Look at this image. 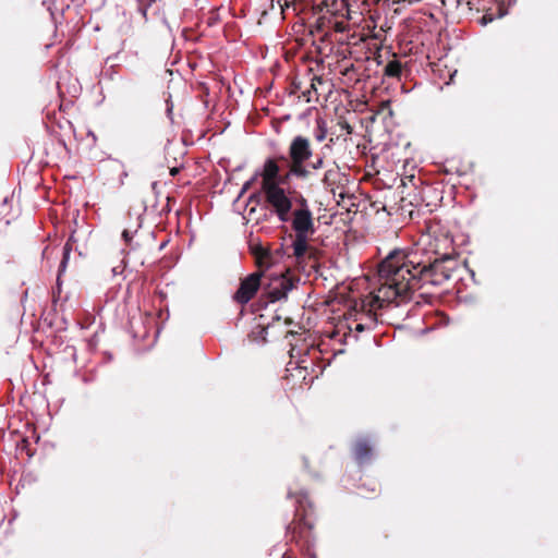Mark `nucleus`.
Returning a JSON list of instances; mask_svg holds the SVG:
<instances>
[{"mask_svg":"<svg viewBox=\"0 0 558 558\" xmlns=\"http://www.w3.org/2000/svg\"><path fill=\"white\" fill-rule=\"evenodd\" d=\"M458 267V259L449 254L439 255L420 247L395 248L378 265L380 286L371 306L383 307L397 299H408L426 284L442 286Z\"/></svg>","mask_w":558,"mask_h":558,"instance_id":"obj_1","label":"nucleus"},{"mask_svg":"<svg viewBox=\"0 0 558 558\" xmlns=\"http://www.w3.org/2000/svg\"><path fill=\"white\" fill-rule=\"evenodd\" d=\"M295 202L298 208L290 214L289 220L294 231V240L291 245L293 248L292 255L299 264L307 263L312 268H316L320 252L308 243L316 232L313 213L303 195L298 194Z\"/></svg>","mask_w":558,"mask_h":558,"instance_id":"obj_2","label":"nucleus"},{"mask_svg":"<svg viewBox=\"0 0 558 558\" xmlns=\"http://www.w3.org/2000/svg\"><path fill=\"white\" fill-rule=\"evenodd\" d=\"M296 508L294 518L287 527V535L301 551L312 556L315 544V514L313 505L305 493L295 494Z\"/></svg>","mask_w":558,"mask_h":558,"instance_id":"obj_3","label":"nucleus"},{"mask_svg":"<svg viewBox=\"0 0 558 558\" xmlns=\"http://www.w3.org/2000/svg\"><path fill=\"white\" fill-rule=\"evenodd\" d=\"M314 155L312 141L304 135L294 136L288 147V155H280V159L287 166L283 182H290L292 178L307 179L311 174L305 163Z\"/></svg>","mask_w":558,"mask_h":558,"instance_id":"obj_4","label":"nucleus"},{"mask_svg":"<svg viewBox=\"0 0 558 558\" xmlns=\"http://www.w3.org/2000/svg\"><path fill=\"white\" fill-rule=\"evenodd\" d=\"M267 282H263L264 295L270 302H278L288 296V293L294 289L300 281L288 266L278 271L270 272L266 278Z\"/></svg>","mask_w":558,"mask_h":558,"instance_id":"obj_5","label":"nucleus"},{"mask_svg":"<svg viewBox=\"0 0 558 558\" xmlns=\"http://www.w3.org/2000/svg\"><path fill=\"white\" fill-rule=\"evenodd\" d=\"M265 195V202L271 211L277 216L280 222H288L293 207V198L282 185H274L262 190Z\"/></svg>","mask_w":558,"mask_h":558,"instance_id":"obj_6","label":"nucleus"},{"mask_svg":"<svg viewBox=\"0 0 558 558\" xmlns=\"http://www.w3.org/2000/svg\"><path fill=\"white\" fill-rule=\"evenodd\" d=\"M251 254L253 255L257 267L256 272H262V276L266 278L270 274V270L282 262L284 257V250L282 246L271 250L268 246L257 244L251 246Z\"/></svg>","mask_w":558,"mask_h":558,"instance_id":"obj_7","label":"nucleus"},{"mask_svg":"<svg viewBox=\"0 0 558 558\" xmlns=\"http://www.w3.org/2000/svg\"><path fill=\"white\" fill-rule=\"evenodd\" d=\"M263 276L262 272H253L246 276L240 281L238 290L234 292L232 299L240 305L247 304L254 299L258 290L263 289Z\"/></svg>","mask_w":558,"mask_h":558,"instance_id":"obj_8","label":"nucleus"},{"mask_svg":"<svg viewBox=\"0 0 558 558\" xmlns=\"http://www.w3.org/2000/svg\"><path fill=\"white\" fill-rule=\"evenodd\" d=\"M332 92V83L323 76L313 75L310 78V87L302 92V97L306 102H319L320 98L327 100Z\"/></svg>","mask_w":558,"mask_h":558,"instance_id":"obj_9","label":"nucleus"},{"mask_svg":"<svg viewBox=\"0 0 558 558\" xmlns=\"http://www.w3.org/2000/svg\"><path fill=\"white\" fill-rule=\"evenodd\" d=\"M282 161L280 156L267 158L263 166L262 177V190L268 189L274 185H286L289 182H283L284 173L280 174L279 162Z\"/></svg>","mask_w":558,"mask_h":558,"instance_id":"obj_10","label":"nucleus"},{"mask_svg":"<svg viewBox=\"0 0 558 558\" xmlns=\"http://www.w3.org/2000/svg\"><path fill=\"white\" fill-rule=\"evenodd\" d=\"M359 0H323L322 4L327 9L333 16H342L348 21L353 19V14L356 11L353 7L357 3Z\"/></svg>","mask_w":558,"mask_h":558,"instance_id":"obj_11","label":"nucleus"},{"mask_svg":"<svg viewBox=\"0 0 558 558\" xmlns=\"http://www.w3.org/2000/svg\"><path fill=\"white\" fill-rule=\"evenodd\" d=\"M352 454L359 465L369 463L374 456V446L368 438L356 439L352 445Z\"/></svg>","mask_w":558,"mask_h":558,"instance_id":"obj_12","label":"nucleus"},{"mask_svg":"<svg viewBox=\"0 0 558 558\" xmlns=\"http://www.w3.org/2000/svg\"><path fill=\"white\" fill-rule=\"evenodd\" d=\"M352 132L353 128L349 122L343 118H339L338 122L330 129L329 143L335 144L339 140L347 142L348 136L351 135Z\"/></svg>","mask_w":558,"mask_h":558,"instance_id":"obj_13","label":"nucleus"},{"mask_svg":"<svg viewBox=\"0 0 558 558\" xmlns=\"http://www.w3.org/2000/svg\"><path fill=\"white\" fill-rule=\"evenodd\" d=\"M344 175L341 173L339 167L335 166L326 170L323 177V184L326 189L335 193L336 187L342 184Z\"/></svg>","mask_w":558,"mask_h":558,"instance_id":"obj_14","label":"nucleus"},{"mask_svg":"<svg viewBox=\"0 0 558 558\" xmlns=\"http://www.w3.org/2000/svg\"><path fill=\"white\" fill-rule=\"evenodd\" d=\"M402 63L399 60L389 61L384 69V74L389 77H400Z\"/></svg>","mask_w":558,"mask_h":558,"instance_id":"obj_15","label":"nucleus"},{"mask_svg":"<svg viewBox=\"0 0 558 558\" xmlns=\"http://www.w3.org/2000/svg\"><path fill=\"white\" fill-rule=\"evenodd\" d=\"M72 242H73V235H71L69 238V240L66 241V243L63 246V257H62V260L60 263V272H63L65 270V268H66L69 256H70V253L72 251Z\"/></svg>","mask_w":558,"mask_h":558,"instance_id":"obj_16","label":"nucleus"},{"mask_svg":"<svg viewBox=\"0 0 558 558\" xmlns=\"http://www.w3.org/2000/svg\"><path fill=\"white\" fill-rule=\"evenodd\" d=\"M158 0H136L137 11L142 14L145 21H147V11L151 8Z\"/></svg>","mask_w":558,"mask_h":558,"instance_id":"obj_17","label":"nucleus"},{"mask_svg":"<svg viewBox=\"0 0 558 558\" xmlns=\"http://www.w3.org/2000/svg\"><path fill=\"white\" fill-rule=\"evenodd\" d=\"M329 27L336 33H344L349 29V24L344 21H329Z\"/></svg>","mask_w":558,"mask_h":558,"instance_id":"obj_18","label":"nucleus"},{"mask_svg":"<svg viewBox=\"0 0 558 558\" xmlns=\"http://www.w3.org/2000/svg\"><path fill=\"white\" fill-rule=\"evenodd\" d=\"M317 124H318V130L315 134V137H316L317 142H323L327 137L328 130L326 129L324 121H317Z\"/></svg>","mask_w":558,"mask_h":558,"instance_id":"obj_19","label":"nucleus"},{"mask_svg":"<svg viewBox=\"0 0 558 558\" xmlns=\"http://www.w3.org/2000/svg\"><path fill=\"white\" fill-rule=\"evenodd\" d=\"M122 238L125 241V243L130 245L133 239V232L130 229H124L122 232Z\"/></svg>","mask_w":558,"mask_h":558,"instance_id":"obj_20","label":"nucleus"},{"mask_svg":"<svg viewBox=\"0 0 558 558\" xmlns=\"http://www.w3.org/2000/svg\"><path fill=\"white\" fill-rule=\"evenodd\" d=\"M494 21V16L493 14L490 13H486L484 14L481 19H480V23L485 26L487 25L488 23L493 22Z\"/></svg>","mask_w":558,"mask_h":558,"instance_id":"obj_21","label":"nucleus"},{"mask_svg":"<svg viewBox=\"0 0 558 558\" xmlns=\"http://www.w3.org/2000/svg\"><path fill=\"white\" fill-rule=\"evenodd\" d=\"M481 1L482 0H466L465 4L468 5L469 10H473L475 8L478 11Z\"/></svg>","mask_w":558,"mask_h":558,"instance_id":"obj_22","label":"nucleus"},{"mask_svg":"<svg viewBox=\"0 0 558 558\" xmlns=\"http://www.w3.org/2000/svg\"><path fill=\"white\" fill-rule=\"evenodd\" d=\"M323 165H324V158L323 157H318V158H316L315 162L311 163V167L313 169H320V168H323Z\"/></svg>","mask_w":558,"mask_h":558,"instance_id":"obj_23","label":"nucleus"},{"mask_svg":"<svg viewBox=\"0 0 558 558\" xmlns=\"http://www.w3.org/2000/svg\"><path fill=\"white\" fill-rule=\"evenodd\" d=\"M366 328H369V326H366L364 324L357 323L354 327V330L357 332L364 331Z\"/></svg>","mask_w":558,"mask_h":558,"instance_id":"obj_24","label":"nucleus"},{"mask_svg":"<svg viewBox=\"0 0 558 558\" xmlns=\"http://www.w3.org/2000/svg\"><path fill=\"white\" fill-rule=\"evenodd\" d=\"M293 86H294V92H300L302 94V92L304 90V89H302V83L301 82H294Z\"/></svg>","mask_w":558,"mask_h":558,"instance_id":"obj_25","label":"nucleus"},{"mask_svg":"<svg viewBox=\"0 0 558 558\" xmlns=\"http://www.w3.org/2000/svg\"><path fill=\"white\" fill-rule=\"evenodd\" d=\"M179 171H180V169H179V168H177V167L171 168V169H170V174H171L172 177H174V175H177V174L179 173Z\"/></svg>","mask_w":558,"mask_h":558,"instance_id":"obj_26","label":"nucleus"},{"mask_svg":"<svg viewBox=\"0 0 558 558\" xmlns=\"http://www.w3.org/2000/svg\"><path fill=\"white\" fill-rule=\"evenodd\" d=\"M250 184H251L250 182H246V183L244 184V186H243V191H246V190L248 189Z\"/></svg>","mask_w":558,"mask_h":558,"instance_id":"obj_27","label":"nucleus"},{"mask_svg":"<svg viewBox=\"0 0 558 558\" xmlns=\"http://www.w3.org/2000/svg\"><path fill=\"white\" fill-rule=\"evenodd\" d=\"M88 135H90L93 137V141L95 142L96 141V136L93 132H88Z\"/></svg>","mask_w":558,"mask_h":558,"instance_id":"obj_28","label":"nucleus"},{"mask_svg":"<svg viewBox=\"0 0 558 558\" xmlns=\"http://www.w3.org/2000/svg\"><path fill=\"white\" fill-rule=\"evenodd\" d=\"M257 197H258V196H257L256 194L251 195L250 201H253V199H255V198H257Z\"/></svg>","mask_w":558,"mask_h":558,"instance_id":"obj_29","label":"nucleus"},{"mask_svg":"<svg viewBox=\"0 0 558 558\" xmlns=\"http://www.w3.org/2000/svg\"><path fill=\"white\" fill-rule=\"evenodd\" d=\"M62 272L59 271V275H61ZM57 279H60V276H57Z\"/></svg>","mask_w":558,"mask_h":558,"instance_id":"obj_30","label":"nucleus"}]
</instances>
